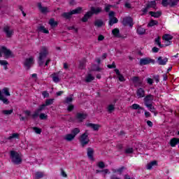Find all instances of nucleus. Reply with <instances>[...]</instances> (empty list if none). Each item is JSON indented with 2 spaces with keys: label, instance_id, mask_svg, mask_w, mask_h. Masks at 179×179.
<instances>
[{
  "label": "nucleus",
  "instance_id": "nucleus-22",
  "mask_svg": "<svg viewBox=\"0 0 179 179\" xmlns=\"http://www.w3.org/2000/svg\"><path fill=\"white\" fill-rule=\"evenodd\" d=\"M112 34H113V36L115 37H117V38H121V34H120V29L118 28H115L112 31Z\"/></svg>",
  "mask_w": 179,
  "mask_h": 179
},
{
  "label": "nucleus",
  "instance_id": "nucleus-51",
  "mask_svg": "<svg viewBox=\"0 0 179 179\" xmlns=\"http://www.w3.org/2000/svg\"><path fill=\"white\" fill-rule=\"evenodd\" d=\"M114 110H115V107L114 106V105L110 104L108 106V113H111L114 111Z\"/></svg>",
  "mask_w": 179,
  "mask_h": 179
},
{
  "label": "nucleus",
  "instance_id": "nucleus-36",
  "mask_svg": "<svg viewBox=\"0 0 179 179\" xmlns=\"http://www.w3.org/2000/svg\"><path fill=\"white\" fill-rule=\"evenodd\" d=\"M124 170H125V166H122L117 169H113L112 171L113 173H119L120 176H121V174H122V171H124Z\"/></svg>",
  "mask_w": 179,
  "mask_h": 179
},
{
  "label": "nucleus",
  "instance_id": "nucleus-21",
  "mask_svg": "<svg viewBox=\"0 0 179 179\" xmlns=\"http://www.w3.org/2000/svg\"><path fill=\"white\" fill-rule=\"evenodd\" d=\"M87 127H89L90 128H92L93 131H99L100 129V125L93 124V123H89L87 124Z\"/></svg>",
  "mask_w": 179,
  "mask_h": 179
},
{
  "label": "nucleus",
  "instance_id": "nucleus-47",
  "mask_svg": "<svg viewBox=\"0 0 179 179\" xmlns=\"http://www.w3.org/2000/svg\"><path fill=\"white\" fill-rule=\"evenodd\" d=\"M156 24H159V22L157 20H152L149 23H148V27H153V26H156Z\"/></svg>",
  "mask_w": 179,
  "mask_h": 179
},
{
  "label": "nucleus",
  "instance_id": "nucleus-31",
  "mask_svg": "<svg viewBox=\"0 0 179 179\" xmlns=\"http://www.w3.org/2000/svg\"><path fill=\"white\" fill-rule=\"evenodd\" d=\"M49 24L52 27H57V26H58V22L55 21V20L54 18H51L49 20Z\"/></svg>",
  "mask_w": 179,
  "mask_h": 179
},
{
  "label": "nucleus",
  "instance_id": "nucleus-19",
  "mask_svg": "<svg viewBox=\"0 0 179 179\" xmlns=\"http://www.w3.org/2000/svg\"><path fill=\"white\" fill-rule=\"evenodd\" d=\"M91 17H92V13H90L88 11V12H87V13H85L84 15V16L81 20L83 23H86V22H87L89 20V19H90Z\"/></svg>",
  "mask_w": 179,
  "mask_h": 179
},
{
  "label": "nucleus",
  "instance_id": "nucleus-2",
  "mask_svg": "<svg viewBox=\"0 0 179 179\" xmlns=\"http://www.w3.org/2000/svg\"><path fill=\"white\" fill-rule=\"evenodd\" d=\"M10 157L12 163L14 164H22V155L17 153V152L11 150L10 152Z\"/></svg>",
  "mask_w": 179,
  "mask_h": 179
},
{
  "label": "nucleus",
  "instance_id": "nucleus-4",
  "mask_svg": "<svg viewBox=\"0 0 179 179\" xmlns=\"http://www.w3.org/2000/svg\"><path fill=\"white\" fill-rule=\"evenodd\" d=\"M3 31L7 38H12V36L15 34V29L10 24H5L3 27Z\"/></svg>",
  "mask_w": 179,
  "mask_h": 179
},
{
  "label": "nucleus",
  "instance_id": "nucleus-24",
  "mask_svg": "<svg viewBox=\"0 0 179 179\" xmlns=\"http://www.w3.org/2000/svg\"><path fill=\"white\" fill-rule=\"evenodd\" d=\"M87 156L90 160H93V153H94V150L92 148H87Z\"/></svg>",
  "mask_w": 179,
  "mask_h": 179
},
{
  "label": "nucleus",
  "instance_id": "nucleus-42",
  "mask_svg": "<svg viewBox=\"0 0 179 179\" xmlns=\"http://www.w3.org/2000/svg\"><path fill=\"white\" fill-rule=\"evenodd\" d=\"M44 104L45 105L46 107L54 104V99H46Z\"/></svg>",
  "mask_w": 179,
  "mask_h": 179
},
{
  "label": "nucleus",
  "instance_id": "nucleus-32",
  "mask_svg": "<svg viewBox=\"0 0 179 179\" xmlns=\"http://www.w3.org/2000/svg\"><path fill=\"white\" fill-rule=\"evenodd\" d=\"M38 30L41 33H45V34H48L50 33V31L47 29H45V27L44 26L38 27Z\"/></svg>",
  "mask_w": 179,
  "mask_h": 179
},
{
  "label": "nucleus",
  "instance_id": "nucleus-60",
  "mask_svg": "<svg viewBox=\"0 0 179 179\" xmlns=\"http://www.w3.org/2000/svg\"><path fill=\"white\" fill-rule=\"evenodd\" d=\"M118 78L120 82H125V78H124V76H122V74H120L118 76Z\"/></svg>",
  "mask_w": 179,
  "mask_h": 179
},
{
  "label": "nucleus",
  "instance_id": "nucleus-48",
  "mask_svg": "<svg viewBox=\"0 0 179 179\" xmlns=\"http://www.w3.org/2000/svg\"><path fill=\"white\" fill-rule=\"evenodd\" d=\"M8 61L6 60H0V65L4 66V69H8Z\"/></svg>",
  "mask_w": 179,
  "mask_h": 179
},
{
  "label": "nucleus",
  "instance_id": "nucleus-37",
  "mask_svg": "<svg viewBox=\"0 0 179 179\" xmlns=\"http://www.w3.org/2000/svg\"><path fill=\"white\" fill-rule=\"evenodd\" d=\"M115 23H118V19L117 17H112L109 20V26H113V24H115Z\"/></svg>",
  "mask_w": 179,
  "mask_h": 179
},
{
  "label": "nucleus",
  "instance_id": "nucleus-64",
  "mask_svg": "<svg viewBox=\"0 0 179 179\" xmlns=\"http://www.w3.org/2000/svg\"><path fill=\"white\" fill-rule=\"evenodd\" d=\"M159 48H157V47H154V48H152V52H159Z\"/></svg>",
  "mask_w": 179,
  "mask_h": 179
},
{
  "label": "nucleus",
  "instance_id": "nucleus-14",
  "mask_svg": "<svg viewBox=\"0 0 179 179\" xmlns=\"http://www.w3.org/2000/svg\"><path fill=\"white\" fill-rule=\"evenodd\" d=\"M152 101H153V95H152V94H148V95L145 96V97L144 98L145 106L152 104Z\"/></svg>",
  "mask_w": 179,
  "mask_h": 179
},
{
  "label": "nucleus",
  "instance_id": "nucleus-43",
  "mask_svg": "<svg viewBox=\"0 0 179 179\" xmlns=\"http://www.w3.org/2000/svg\"><path fill=\"white\" fill-rule=\"evenodd\" d=\"M1 92V94H5V96H10V93H9V88L4 87Z\"/></svg>",
  "mask_w": 179,
  "mask_h": 179
},
{
  "label": "nucleus",
  "instance_id": "nucleus-63",
  "mask_svg": "<svg viewBox=\"0 0 179 179\" xmlns=\"http://www.w3.org/2000/svg\"><path fill=\"white\" fill-rule=\"evenodd\" d=\"M110 179H121L120 177H118L117 175L113 174L112 176H110Z\"/></svg>",
  "mask_w": 179,
  "mask_h": 179
},
{
  "label": "nucleus",
  "instance_id": "nucleus-58",
  "mask_svg": "<svg viewBox=\"0 0 179 179\" xmlns=\"http://www.w3.org/2000/svg\"><path fill=\"white\" fill-rule=\"evenodd\" d=\"M153 78L155 79L157 83H159V82H160V77L159 76V75L154 76Z\"/></svg>",
  "mask_w": 179,
  "mask_h": 179
},
{
  "label": "nucleus",
  "instance_id": "nucleus-59",
  "mask_svg": "<svg viewBox=\"0 0 179 179\" xmlns=\"http://www.w3.org/2000/svg\"><path fill=\"white\" fill-rule=\"evenodd\" d=\"M108 68H109V69H113L114 68H116L115 62H113L112 64H108Z\"/></svg>",
  "mask_w": 179,
  "mask_h": 179
},
{
  "label": "nucleus",
  "instance_id": "nucleus-45",
  "mask_svg": "<svg viewBox=\"0 0 179 179\" xmlns=\"http://www.w3.org/2000/svg\"><path fill=\"white\" fill-rule=\"evenodd\" d=\"M79 132H80V129H79V128H75L71 131V134L75 138Z\"/></svg>",
  "mask_w": 179,
  "mask_h": 179
},
{
  "label": "nucleus",
  "instance_id": "nucleus-6",
  "mask_svg": "<svg viewBox=\"0 0 179 179\" xmlns=\"http://www.w3.org/2000/svg\"><path fill=\"white\" fill-rule=\"evenodd\" d=\"M179 0H162V4L164 8L170 6V8H174L178 5Z\"/></svg>",
  "mask_w": 179,
  "mask_h": 179
},
{
  "label": "nucleus",
  "instance_id": "nucleus-29",
  "mask_svg": "<svg viewBox=\"0 0 179 179\" xmlns=\"http://www.w3.org/2000/svg\"><path fill=\"white\" fill-rule=\"evenodd\" d=\"M94 24L96 26V27H101L104 25V22H103L101 20H96Z\"/></svg>",
  "mask_w": 179,
  "mask_h": 179
},
{
  "label": "nucleus",
  "instance_id": "nucleus-34",
  "mask_svg": "<svg viewBox=\"0 0 179 179\" xmlns=\"http://www.w3.org/2000/svg\"><path fill=\"white\" fill-rule=\"evenodd\" d=\"M19 139V134L14 133L7 138L8 141H12V139Z\"/></svg>",
  "mask_w": 179,
  "mask_h": 179
},
{
  "label": "nucleus",
  "instance_id": "nucleus-5",
  "mask_svg": "<svg viewBox=\"0 0 179 179\" xmlns=\"http://www.w3.org/2000/svg\"><path fill=\"white\" fill-rule=\"evenodd\" d=\"M89 142H90V139H89V133L87 132V130H86L85 132L80 136V143L83 147H85L86 145L89 144Z\"/></svg>",
  "mask_w": 179,
  "mask_h": 179
},
{
  "label": "nucleus",
  "instance_id": "nucleus-26",
  "mask_svg": "<svg viewBox=\"0 0 179 179\" xmlns=\"http://www.w3.org/2000/svg\"><path fill=\"white\" fill-rule=\"evenodd\" d=\"M154 166H157V161H152L147 164V170H152Z\"/></svg>",
  "mask_w": 179,
  "mask_h": 179
},
{
  "label": "nucleus",
  "instance_id": "nucleus-27",
  "mask_svg": "<svg viewBox=\"0 0 179 179\" xmlns=\"http://www.w3.org/2000/svg\"><path fill=\"white\" fill-rule=\"evenodd\" d=\"M145 106L147 107V108H148V110L151 112V113H154L155 115H156L157 113H156V108H155V106H153V104L150 103L148 105H145Z\"/></svg>",
  "mask_w": 179,
  "mask_h": 179
},
{
  "label": "nucleus",
  "instance_id": "nucleus-33",
  "mask_svg": "<svg viewBox=\"0 0 179 179\" xmlns=\"http://www.w3.org/2000/svg\"><path fill=\"white\" fill-rule=\"evenodd\" d=\"M78 68L79 69H85L86 68V59H83L80 62Z\"/></svg>",
  "mask_w": 179,
  "mask_h": 179
},
{
  "label": "nucleus",
  "instance_id": "nucleus-53",
  "mask_svg": "<svg viewBox=\"0 0 179 179\" xmlns=\"http://www.w3.org/2000/svg\"><path fill=\"white\" fill-rule=\"evenodd\" d=\"M39 115L40 120H47L48 118V115L45 113H41Z\"/></svg>",
  "mask_w": 179,
  "mask_h": 179
},
{
  "label": "nucleus",
  "instance_id": "nucleus-54",
  "mask_svg": "<svg viewBox=\"0 0 179 179\" xmlns=\"http://www.w3.org/2000/svg\"><path fill=\"white\" fill-rule=\"evenodd\" d=\"M33 130L34 131V132H36V134H38V135H40V134H41V129L38 128V127H33Z\"/></svg>",
  "mask_w": 179,
  "mask_h": 179
},
{
  "label": "nucleus",
  "instance_id": "nucleus-23",
  "mask_svg": "<svg viewBox=\"0 0 179 179\" xmlns=\"http://www.w3.org/2000/svg\"><path fill=\"white\" fill-rule=\"evenodd\" d=\"M64 139L67 142H72L75 139V137L71 134H69L64 136Z\"/></svg>",
  "mask_w": 179,
  "mask_h": 179
},
{
  "label": "nucleus",
  "instance_id": "nucleus-13",
  "mask_svg": "<svg viewBox=\"0 0 179 179\" xmlns=\"http://www.w3.org/2000/svg\"><path fill=\"white\" fill-rule=\"evenodd\" d=\"M89 12L92 13V16H93V15H99V13H101V12H103V8L101 7H91V10Z\"/></svg>",
  "mask_w": 179,
  "mask_h": 179
},
{
  "label": "nucleus",
  "instance_id": "nucleus-28",
  "mask_svg": "<svg viewBox=\"0 0 179 179\" xmlns=\"http://www.w3.org/2000/svg\"><path fill=\"white\" fill-rule=\"evenodd\" d=\"M178 143H179V139L178 138H173L171 139V141H170V145L172 148H174V146L178 145Z\"/></svg>",
  "mask_w": 179,
  "mask_h": 179
},
{
  "label": "nucleus",
  "instance_id": "nucleus-7",
  "mask_svg": "<svg viewBox=\"0 0 179 179\" xmlns=\"http://www.w3.org/2000/svg\"><path fill=\"white\" fill-rule=\"evenodd\" d=\"M23 65L25 69H27V71H29V69H30V68H31L33 65H34V57H30L29 58L25 59Z\"/></svg>",
  "mask_w": 179,
  "mask_h": 179
},
{
  "label": "nucleus",
  "instance_id": "nucleus-49",
  "mask_svg": "<svg viewBox=\"0 0 179 179\" xmlns=\"http://www.w3.org/2000/svg\"><path fill=\"white\" fill-rule=\"evenodd\" d=\"M12 113H13V109L2 110V113L4 114V115H10Z\"/></svg>",
  "mask_w": 179,
  "mask_h": 179
},
{
  "label": "nucleus",
  "instance_id": "nucleus-30",
  "mask_svg": "<svg viewBox=\"0 0 179 179\" xmlns=\"http://www.w3.org/2000/svg\"><path fill=\"white\" fill-rule=\"evenodd\" d=\"M0 100L3 101L4 104H9V100L2 94V92H0Z\"/></svg>",
  "mask_w": 179,
  "mask_h": 179
},
{
  "label": "nucleus",
  "instance_id": "nucleus-62",
  "mask_svg": "<svg viewBox=\"0 0 179 179\" xmlns=\"http://www.w3.org/2000/svg\"><path fill=\"white\" fill-rule=\"evenodd\" d=\"M75 108V106L73 105H69L67 108L68 111H72Z\"/></svg>",
  "mask_w": 179,
  "mask_h": 179
},
{
  "label": "nucleus",
  "instance_id": "nucleus-20",
  "mask_svg": "<svg viewBox=\"0 0 179 179\" xmlns=\"http://www.w3.org/2000/svg\"><path fill=\"white\" fill-rule=\"evenodd\" d=\"M132 82L134 85H138V86H142V81L139 79V77L134 76L132 78Z\"/></svg>",
  "mask_w": 179,
  "mask_h": 179
},
{
  "label": "nucleus",
  "instance_id": "nucleus-50",
  "mask_svg": "<svg viewBox=\"0 0 179 179\" xmlns=\"http://www.w3.org/2000/svg\"><path fill=\"white\" fill-rule=\"evenodd\" d=\"M92 80H94V77H93L92 74H89L85 79V82L90 83Z\"/></svg>",
  "mask_w": 179,
  "mask_h": 179
},
{
  "label": "nucleus",
  "instance_id": "nucleus-16",
  "mask_svg": "<svg viewBox=\"0 0 179 179\" xmlns=\"http://www.w3.org/2000/svg\"><path fill=\"white\" fill-rule=\"evenodd\" d=\"M136 94L138 99H142L143 97H145V90L143 88L140 87L136 90Z\"/></svg>",
  "mask_w": 179,
  "mask_h": 179
},
{
  "label": "nucleus",
  "instance_id": "nucleus-41",
  "mask_svg": "<svg viewBox=\"0 0 179 179\" xmlns=\"http://www.w3.org/2000/svg\"><path fill=\"white\" fill-rule=\"evenodd\" d=\"M131 108H132V110H143V108L141 107V106H139L138 103H134L131 106Z\"/></svg>",
  "mask_w": 179,
  "mask_h": 179
},
{
  "label": "nucleus",
  "instance_id": "nucleus-57",
  "mask_svg": "<svg viewBox=\"0 0 179 179\" xmlns=\"http://www.w3.org/2000/svg\"><path fill=\"white\" fill-rule=\"evenodd\" d=\"M111 8H113V6L112 5H110V4H108L105 7V10L106 12H110V9H111Z\"/></svg>",
  "mask_w": 179,
  "mask_h": 179
},
{
  "label": "nucleus",
  "instance_id": "nucleus-61",
  "mask_svg": "<svg viewBox=\"0 0 179 179\" xmlns=\"http://www.w3.org/2000/svg\"><path fill=\"white\" fill-rule=\"evenodd\" d=\"M147 83H148V85H153V79L152 78H147Z\"/></svg>",
  "mask_w": 179,
  "mask_h": 179
},
{
  "label": "nucleus",
  "instance_id": "nucleus-3",
  "mask_svg": "<svg viewBox=\"0 0 179 179\" xmlns=\"http://www.w3.org/2000/svg\"><path fill=\"white\" fill-rule=\"evenodd\" d=\"M82 12V7H78L77 8L71 10L69 13H63L62 14V17H64V19H66L68 20H71L72 17V15H79Z\"/></svg>",
  "mask_w": 179,
  "mask_h": 179
},
{
  "label": "nucleus",
  "instance_id": "nucleus-25",
  "mask_svg": "<svg viewBox=\"0 0 179 179\" xmlns=\"http://www.w3.org/2000/svg\"><path fill=\"white\" fill-rule=\"evenodd\" d=\"M149 14L152 17H160L162 16V12L160 11H157V12L150 11Z\"/></svg>",
  "mask_w": 179,
  "mask_h": 179
},
{
  "label": "nucleus",
  "instance_id": "nucleus-55",
  "mask_svg": "<svg viewBox=\"0 0 179 179\" xmlns=\"http://www.w3.org/2000/svg\"><path fill=\"white\" fill-rule=\"evenodd\" d=\"M97 166L99 167V169H104V167H106V164L103 162H99Z\"/></svg>",
  "mask_w": 179,
  "mask_h": 179
},
{
  "label": "nucleus",
  "instance_id": "nucleus-1",
  "mask_svg": "<svg viewBox=\"0 0 179 179\" xmlns=\"http://www.w3.org/2000/svg\"><path fill=\"white\" fill-rule=\"evenodd\" d=\"M47 55H48V48L45 46H42L41 48V50L39 52V57L38 59V64L39 66H43L44 65V59L47 58Z\"/></svg>",
  "mask_w": 179,
  "mask_h": 179
},
{
  "label": "nucleus",
  "instance_id": "nucleus-56",
  "mask_svg": "<svg viewBox=\"0 0 179 179\" xmlns=\"http://www.w3.org/2000/svg\"><path fill=\"white\" fill-rule=\"evenodd\" d=\"M42 95L44 97V99H45L47 97H50V93H48V92H47V91H43L42 92Z\"/></svg>",
  "mask_w": 179,
  "mask_h": 179
},
{
  "label": "nucleus",
  "instance_id": "nucleus-46",
  "mask_svg": "<svg viewBox=\"0 0 179 179\" xmlns=\"http://www.w3.org/2000/svg\"><path fill=\"white\" fill-rule=\"evenodd\" d=\"M155 41L160 48H163L164 47V45H162V42H160V37L158 36L157 38H155Z\"/></svg>",
  "mask_w": 179,
  "mask_h": 179
},
{
  "label": "nucleus",
  "instance_id": "nucleus-12",
  "mask_svg": "<svg viewBox=\"0 0 179 179\" xmlns=\"http://www.w3.org/2000/svg\"><path fill=\"white\" fill-rule=\"evenodd\" d=\"M87 114L83 113H77L76 115V118L79 121V122H83V120H86Z\"/></svg>",
  "mask_w": 179,
  "mask_h": 179
},
{
  "label": "nucleus",
  "instance_id": "nucleus-38",
  "mask_svg": "<svg viewBox=\"0 0 179 179\" xmlns=\"http://www.w3.org/2000/svg\"><path fill=\"white\" fill-rule=\"evenodd\" d=\"M156 1H151L147 4V6L148 8H153L154 9H156Z\"/></svg>",
  "mask_w": 179,
  "mask_h": 179
},
{
  "label": "nucleus",
  "instance_id": "nucleus-15",
  "mask_svg": "<svg viewBox=\"0 0 179 179\" xmlns=\"http://www.w3.org/2000/svg\"><path fill=\"white\" fill-rule=\"evenodd\" d=\"M162 40L168 42V43L166 45V47H167L168 45H171V41H170L173 40V36L166 34L164 36H163Z\"/></svg>",
  "mask_w": 179,
  "mask_h": 179
},
{
  "label": "nucleus",
  "instance_id": "nucleus-35",
  "mask_svg": "<svg viewBox=\"0 0 179 179\" xmlns=\"http://www.w3.org/2000/svg\"><path fill=\"white\" fill-rule=\"evenodd\" d=\"M137 33L140 36H143L144 33H146V29H145V28H143L142 27H138L137 28Z\"/></svg>",
  "mask_w": 179,
  "mask_h": 179
},
{
  "label": "nucleus",
  "instance_id": "nucleus-52",
  "mask_svg": "<svg viewBox=\"0 0 179 179\" xmlns=\"http://www.w3.org/2000/svg\"><path fill=\"white\" fill-rule=\"evenodd\" d=\"M124 153H126L127 155H131V153H134V148H127L124 150Z\"/></svg>",
  "mask_w": 179,
  "mask_h": 179
},
{
  "label": "nucleus",
  "instance_id": "nucleus-40",
  "mask_svg": "<svg viewBox=\"0 0 179 179\" xmlns=\"http://www.w3.org/2000/svg\"><path fill=\"white\" fill-rule=\"evenodd\" d=\"M52 80L55 83H58V82H59V78L58 77L57 73H54L52 74Z\"/></svg>",
  "mask_w": 179,
  "mask_h": 179
},
{
  "label": "nucleus",
  "instance_id": "nucleus-18",
  "mask_svg": "<svg viewBox=\"0 0 179 179\" xmlns=\"http://www.w3.org/2000/svg\"><path fill=\"white\" fill-rule=\"evenodd\" d=\"M38 8L41 10V13H50L48 7H43L41 3H38Z\"/></svg>",
  "mask_w": 179,
  "mask_h": 179
},
{
  "label": "nucleus",
  "instance_id": "nucleus-44",
  "mask_svg": "<svg viewBox=\"0 0 179 179\" xmlns=\"http://www.w3.org/2000/svg\"><path fill=\"white\" fill-rule=\"evenodd\" d=\"M44 177V173L38 171L35 173V178L36 179H39V178H43Z\"/></svg>",
  "mask_w": 179,
  "mask_h": 179
},
{
  "label": "nucleus",
  "instance_id": "nucleus-17",
  "mask_svg": "<svg viewBox=\"0 0 179 179\" xmlns=\"http://www.w3.org/2000/svg\"><path fill=\"white\" fill-rule=\"evenodd\" d=\"M169 62V58L165 57L163 59L162 57H159L157 59V63L159 65H166L167 62Z\"/></svg>",
  "mask_w": 179,
  "mask_h": 179
},
{
  "label": "nucleus",
  "instance_id": "nucleus-11",
  "mask_svg": "<svg viewBox=\"0 0 179 179\" xmlns=\"http://www.w3.org/2000/svg\"><path fill=\"white\" fill-rule=\"evenodd\" d=\"M149 64H155V59H150L149 57H145L140 59V65H149Z\"/></svg>",
  "mask_w": 179,
  "mask_h": 179
},
{
  "label": "nucleus",
  "instance_id": "nucleus-8",
  "mask_svg": "<svg viewBox=\"0 0 179 179\" xmlns=\"http://www.w3.org/2000/svg\"><path fill=\"white\" fill-rule=\"evenodd\" d=\"M4 54L5 57H7V58H9V57H14L13 53H12V51L10 50H8L5 46H1L0 49V58L2 57V54Z\"/></svg>",
  "mask_w": 179,
  "mask_h": 179
},
{
  "label": "nucleus",
  "instance_id": "nucleus-9",
  "mask_svg": "<svg viewBox=\"0 0 179 179\" xmlns=\"http://www.w3.org/2000/svg\"><path fill=\"white\" fill-rule=\"evenodd\" d=\"M45 107H47L44 103L39 106L38 108H37L34 114L31 115L32 118L34 120L35 118H37L38 115H40V113L41 111L45 110Z\"/></svg>",
  "mask_w": 179,
  "mask_h": 179
},
{
  "label": "nucleus",
  "instance_id": "nucleus-10",
  "mask_svg": "<svg viewBox=\"0 0 179 179\" xmlns=\"http://www.w3.org/2000/svg\"><path fill=\"white\" fill-rule=\"evenodd\" d=\"M122 23L123 26H129L130 27H132V26H134V20L131 17H126L123 18Z\"/></svg>",
  "mask_w": 179,
  "mask_h": 179
},
{
  "label": "nucleus",
  "instance_id": "nucleus-39",
  "mask_svg": "<svg viewBox=\"0 0 179 179\" xmlns=\"http://www.w3.org/2000/svg\"><path fill=\"white\" fill-rule=\"evenodd\" d=\"M72 101H73V94H71L70 96H67L64 103L69 104L70 103H72Z\"/></svg>",
  "mask_w": 179,
  "mask_h": 179
}]
</instances>
